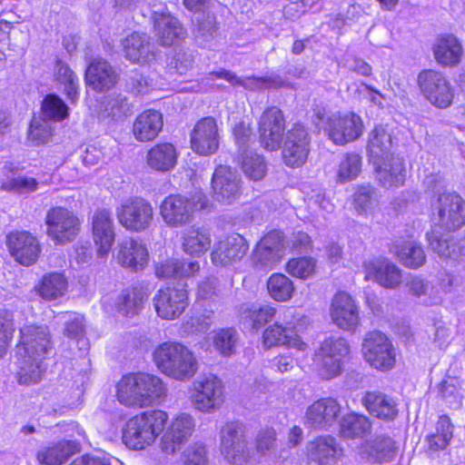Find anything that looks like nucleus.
Wrapping results in <instances>:
<instances>
[{"mask_svg": "<svg viewBox=\"0 0 465 465\" xmlns=\"http://www.w3.org/2000/svg\"><path fill=\"white\" fill-rule=\"evenodd\" d=\"M168 416L165 411H143L129 419L123 429V442L132 450H143L151 445L163 430Z\"/></svg>", "mask_w": 465, "mask_h": 465, "instance_id": "obj_1", "label": "nucleus"}, {"mask_svg": "<svg viewBox=\"0 0 465 465\" xmlns=\"http://www.w3.org/2000/svg\"><path fill=\"white\" fill-rule=\"evenodd\" d=\"M153 356L157 368L173 379L186 381L197 371L195 357L182 343L163 342L154 350Z\"/></svg>", "mask_w": 465, "mask_h": 465, "instance_id": "obj_2", "label": "nucleus"}, {"mask_svg": "<svg viewBox=\"0 0 465 465\" xmlns=\"http://www.w3.org/2000/svg\"><path fill=\"white\" fill-rule=\"evenodd\" d=\"M304 322L305 317L297 314L294 309L286 310L283 313L282 323L276 322L264 331L262 335L264 346L270 348L285 345L298 351H304L306 344L298 335Z\"/></svg>", "mask_w": 465, "mask_h": 465, "instance_id": "obj_3", "label": "nucleus"}, {"mask_svg": "<svg viewBox=\"0 0 465 465\" xmlns=\"http://www.w3.org/2000/svg\"><path fill=\"white\" fill-rule=\"evenodd\" d=\"M203 206L204 199L201 195L170 194L162 202L160 214L168 226L178 228L190 223L194 211Z\"/></svg>", "mask_w": 465, "mask_h": 465, "instance_id": "obj_4", "label": "nucleus"}, {"mask_svg": "<svg viewBox=\"0 0 465 465\" xmlns=\"http://www.w3.org/2000/svg\"><path fill=\"white\" fill-rule=\"evenodd\" d=\"M432 213L439 227L458 230L465 225V201L454 192L443 191L432 202Z\"/></svg>", "mask_w": 465, "mask_h": 465, "instance_id": "obj_5", "label": "nucleus"}, {"mask_svg": "<svg viewBox=\"0 0 465 465\" xmlns=\"http://www.w3.org/2000/svg\"><path fill=\"white\" fill-rule=\"evenodd\" d=\"M45 225L46 234L57 244L72 242L80 231L78 217L62 206H55L47 211Z\"/></svg>", "mask_w": 465, "mask_h": 465, "instance_id": "obj_6", "label": "nucleus"}, {"mask_svg": "<svg viewBox=\"0 0 465 465\" xmlns=\"http://www.w3.org/2000/svg\"><path fill=\"white\" fill-rule=\"evenodd\" d=\"M119 223L128 231L140 232L153 223V208L146 200L135 197L124 202L116 208Z\"/></svg>", "mask_w": 465, "mask_h": 465, "instance_id": "obj_7", "label": "nucleus"}, {"mask_svg": "<svg viewBox=\"0 0 465 465\" xmlns=\"http://www.w3.org/2000/svg\"><path fill=\"white\" fill-rule=\"evenodd\" d=\"M365 361L380 371H389L395 364V351L389 338L379 331H370L362 342Z\"/></svg>", "mask_w": 465, "mask_h": 465, "instance_id": "obj_8", "label": "nucleus"}, {"mask_svg": "<svg viewBox=\"0 0 465 465\" xmlns=\"http://www.w3.org/2000/svg\"><path fill=\"white\" fill-rule=\"evenodd\" d=\"M193 407L202 412L212 413L223 402V387L222 381L215 375L199 376L193 381L192 395Z\"/></svg>", "mask_w": 465, "mask_h": 465, "instance_id": "obj_9", "label": "nucleus"}, {"mask_svg": "<svg viewBox=\"0 0 465 465\" xmlns=\"http://www.w3.org/2000/svg\"><path fill=\"white\" fill-rule=\"evenodd\" d=\"M417 82L421 94L434 106L447 108L451 104L453 89L440 72L423 70L418 74Z\"/></svg>", "mask_w": 465, "mask_h": 465, "instance_id": "obj_10", "label": "nucleus"}, {"mask_svg": "<svg viewBox=\"0 0 465 465\" xmlns=\"http://www.w3.org/2000/svg\"><path fill=\"white\" fill-rule=\"evenodd\" d=\"M53 350L49 329L45 325H25L20 328L17 355L45 360Z\"/></svg>", "mask_w": 465, "mask_h": 465, "instance_id": "obj_11", "label": "nucleus"}, {"mask_svg": "<svg viewBox=\"0 0 465 465\" xmlns=\"http://www.w3.org/2000/svg\"><path fill=\"white\" fill-rule=\"evenodd\" d=\"M221 449L225 459L232 464L242 465L249 456L245 426L238 421L226 423L221 430Z\"/></svg>", "mask_w": 465, "mask_h": 465, "instance_id": "obj_12", "label": "nucleus"}, {"mask_svg": "<svg viewBox=\"0 0 465 465\" xmlns=\"http://www.w3.org/2000/svg\"><path fill=\"white\" fill-rule=\"evenodd\" d=\"M311 137L308 130L301 124H294L287 131L282 145V159L290 167H300L307 160Z\"/></svg>", "mask_w": 465, "mask_h": 465, "instance_id": "obj_13", "label": "nucleus"}, {"mask_svg": "<svg viewBox=\"0 0 465 465\" xmlns=\"http://www.w3.org/2000/svg\"><path fill=\"white\" fill-rule=\"evenodd\" d=\"M285 131V119L281 109L276 106L267 108L259 120V139L261 145L268 151L278 150Z\"/></svg>", "mask_w": 465, "mask_h": 465, "instance_id": "obj_14", "label": "nucleus"}, {"mask_svg": "<svg viewBox=\"0 0 465 465\" xmlns=\"http://www.w3.org/2000/svg\"><path fill=\"white\" fill-rule=\"evenodd\" d=\"M214 199L223 204H232L242 193V179L236 170L227 165L218 166L212 178Z\"/></svg>", "mask_w": 465, "mask_h": 465, "instance_id": "obj_15", "label": "nucleus"}, {"mask_svg": "<svg viewBox=\"0 0 465 465\" xmlns=\"http://www.w3.org/2000/svg\"><path fill=\"white\" fill-rule=\"evenodd\" d=\"M153 304L161 318L177 319L189 304L188 292L184 286L160 289L153 297Z\"/></svg>", "mask_w": 465, "mask_h": 465, "instance_id": "obj_16", "label": "nucleus"}, {"mask_svg": "<svg viewBox=\"0 0 465 465\" xmlns=\"http://www.w3.org/2000/svg\"><path fill=\"white\" fill-rule=\"evenodd\" d=\"M195 428L193 417L187 413L178 415L171 423L161 440L165 454H174L188 441Z\"/></svg>", "mask_w": 465, "mask_h": 465, "instance_id": "obj_17", "label": "nucleus"}, {"mask_svg": "<svg viewBox=\"0 0 465 465\" xmlns=\"http://www.w3.org/2000/svg\"><path fill=\"white\" fill-rule=\"evenodd\" d=\"M220 142L218 126L213 117L198 121L191 133V147L200 155L214 153Z\"/></svg>", "mask_w": 465, "mask_h": 465, "instance_id": "obj_18", "label": "nucleus"}, {"mask_svg": "<svg viewBox=\"0 0 465 465\" xmlns=\"http://www.w3.org/2000/svg\"><path fill=\"white\" fill-rule=\"evenodd\" d=\"M7 246L11 255L21 264H34L40 254V244L33 234L28 232H15L7 235Z\"/></svg>", "mask_w": 465, "mask_h": 465, "instance_id": "obj_19", "label": "nucleus"}, {"mask_svg": "<svg viewBox=\"0 0 465 465\" xmlns=\"http://www.w3.org/2000/svg\"><path fill=\"white\" fill-rule=\"evenodd\" d=\"M329 138L338 145L358 139L362 133L361 118L354 113L335 115L330 126L326 127Z\"/></svg>", "mask_w": 465, "mask_h": 465, "instance_id": "obj_20", "label": "nucleus"}, {"mask_svg": "<svg viewBox=\"0 0 465 465\" xmlns=\"http://www.w3.org/2000/svg\"><path fill=\"white\" fill-rule=\"evenodd\" d=\"M247 241L239 233L228 235L220 241L212 252V261L215 265L227 266L241 261L247 253Z\"/></svg>", "mask_w": 465, "mask_h": 465, "instance_id": "obj_21", "label": "nucleus"}, {"mask_svg": "<svg viewBox=\"0 0 465 465\" xmlns=\"http://www.w3.org/2000/svg\"><path fill=\"white\" fill-rule=\"evenodd\" d=\"M119 74L114 67L103 58L94 59L85 70L86 84L95 92H105L115 86Z\"/></svg>", "mask_w": 465, "mask_h": 465, "instance_id": "obj_22", "label": "nucleus"}, {"mask_svg": "<svg viewBox=\"0 0 465 465\" xmlns=\"http://www.w3.org/2000/svg\"><path fill=\"white\" fill-rule=\"evenodd\" d=\"M341 413V405L333 398H322L314 401L307 409L306 424L315 429L331 426Z\"/></svg>", "mask_w": 465, "mask_h": 465, "instance_id": "obj_23", "label": "nucleus"}, {"mask_svg": "<svg viewBox=\"0 0 465 465\" xmlns=\"http://www.w3.org/2000/svg\"><path fill=\"white\" fill-rule=\"evenodd\" d=\"M92 230L98 253L101 256L107 254L115 238L111 212L107 209L96 210L92 217Z\"/></svg>", "mask_w": 465, "mask_h": 465, "instance_id": "obj_24", "label": "nucleus"}, {"mask_svg": "<svg viewBox=\"0 0 465 465\" xmlns=\"http://www.w3.org/2000/svg\"><path fill=\"white\" fill-rule=\"evenodd\" d=\"M331 315L339 328L347 331L354 330L360 322L358 307L346 292H339L334 296Z\"/></svg>", "mask_w": 465, "mask_h": 465, "instance_id": "obj_25", "label": "nucleus"}, {"mask_svg": "<svg viewBox=\"0 0 465 465\" xmlns=\"http://www.w3.org/2000/svg\"><path fill=\"white\" fill-rule=\"evenodd\" d=\"M361 403L371 416L381 420L391 421L398 417L397 401L382 391H367L361 398Z\"/></svg>", "mask_w": 465, "mask_h": 465, "instance_id": "obj_26", "label": "nucleus"}, {"mask_svg": "<svg viewBox=\"0 0 465 465\" xmlns=\"http://www.w3.org/2000/svg\"><path fill=\"white\" fill-rule=\"evenodd\" d=\"M148 256L147 248L137 239L127 238L118 244L116 260L124 268L142 270L147 264Z\"/></svg>", "mask_w": 465, "mask_h": 465, "instance_id": "obj_27", "label": "nucleus"}, {"mask_svg": "<svg viewBox=\"0 0 465 465\" xmlns=\"http://www.w3.org/2000/svg\"><path fill=\"white\" fill-rule=\"evenodd\" d=\"M397 449L396 442L391 437L381 434L361 446L359 455L368 462H388L394 459Z\"/></svg>", "mask_w": 465, "mask_h": 465, "instance_id": "obj_28", "label": "nucleus"}, {"mask_svg": "<svg viewBox=\"0 0 465 465\" xmlns=\"http://www.w3.org/2000/svg\"><path fill=\"white\" fill-rule=\"evenodd\" d=\"M308 458L319 464L327 465L343 455V449L335 438L325 435L310 441L307 445Z\"/></svg>", "mask_w": 465, "mask_h": 465, "instance_id": "obj_29", "label": "nucleus"}, {"mask_svg": "<svg viewBox=\"0 0 465 465\" xmlns=\"http://www.w3.org/2000/svg\"><path fill=\"white\" fill-rule=\"evenodd\" d=\"M153 19L155 35L160 45L170 46L183 37L182 25L171 14L155 12Z\"/></svg>", "mask_w": 465, "mask_h": 465, "instance_id": "obj_30", "label": "nucleus"}, {"mask_svg": "<svg viewBox=\"0 0 465 465\" xmlns=\"http://www.w3.org/2000/svg\"><path fill=\"white\" fill-rule=\"evenodd\" d=\"M381 160V163H376V176L379 183L386 188L402 185L406 177L403 159L391 155Z\"/></svg>", "mask_w": 465, "mask_h": 465, "instance_id": "obj_31", "label": "nucleus"}, {"mask_svg": "<svg viewBox=\"0 0 465 465\" xmlns=\"http://www.w3.org/2000/svg\"><path fill=\"white\" fill-rule=\"evenodd\" d=\"M123 47L125 57L133 63H147L154 56L153 45L145 34L133 33L124 40Z\"/></svg>", "mask_w": 465, "mask_h": 465, "instance_id": "obj_32", "label": "nucleus"}, {"mask_svg": "<svg viewBox=\"0 0 465 465\" xmlns=\"http://www.w3.org/2000/svg\"><path fill=\"white\" fill-rule=\"evenodd\" d=\"M365 280L374 281L385 288H395L401 282V270L387 261L370 262L366 266Z\"/></svg>", "mask_w": 465, "mask_h": 465, "instance_id": "obj_33", "label": "nucleus"}, {"mask_svg": "<svg viewBox=\"0 0 465 465\" xmlns=\"http://www.w3.org/2000/svg\"><path fill=\"white\" fill-rule=\"evenodd\" d=\"M17 168L11 163H5L2 169L5 178L1 182L0 190L25 194L37 190L38 183L33 177L17 174Z\"/></svg>", "mask_w": 465, "mask_h": 465, "instance_id": "obj_34", "label": "nucleus"}, {"mask_svg": "<svg viewBox=\"0 0 465 465\" xmlns=\"http://www.w3.org/2000/svg\"><path fill=\"white\" fill-rule=\"evenodd\" d=\"M462 46L452 35H440L433 45L435 60L441 65H455L460 60Z\"/></svg>", "mask_w": 465, "mask_h": 465, "instance_id": "obj_35", "label": "nucleus"}, {"mask_svg": "<svg viewBox=\"0 0 465 465\" xmlns=\"http://www.w3.org/2000/svg\"><path fill=\"white\" fill-rule=\"evenodd\" d=\"M163 116L158 111L147 110L134 123V134L140 142L153 140L163 128Z\"/></svg>", "mask_w": 465, "mask_h": 465, "instance_id": "obj_36", "label": "nucleus"}, {"mask_svg": "<svg viewBox=\"0 0 465 465\" xmlns=\"http://www.w3.org/2000/svg\"><path fill=\"white\" fill-rule=\"evenodd\" d=\"M147 165L157 172H168L177 163V152L170 143H162L152 147L146 154Z\"/></svg>", "mask_w": 465, "mask_h": 465, "instance_id": "obj_37", "label": "nucleus"}, {"mask_svg": "<svg viewBox=\"0 0 465 465\" xmlns=\"http://www.w3.org/2000/svg\"><path fill=\"white\" fill-rule=\"evenodd\" d=\"M148 298L147 290L142 286H131L122 291L115 302L117 311L124 316L137 314Z\"/></svg>", "mask_w": 465, "mask_h": 465, "instance_id": "obj_38", "label": "nucleus"}, {"mask_svg": "<svg viewBox=\"0 0 465 465\" xmlns=\"http://www.w3.org/2000/svg\"><path fill=\"white\" fill-rule=\"evenodd\" d=\"M145 380L139 379V373L128 374L122 378L117 385V398L119 401L127 406L143 407V394L141 385Z\"/></svg>", "mask_w": 465, "mask_h": 465, "instance_id": "obj_39", "label": "nucleus"}, {"mask_svg": "<svg viewBox=\"0 0 465 465\" xmlns=\"http://www.w3.org/2000/svg\"><path fill=\"white\" fill-rule=\"evenodd\" d=\"M77 450V444L74 441L61 440L39 450L36 459L44 465H62Z\"/></svg>", "mask_w": 465, "mask_h": 465, "instance_id": "obj_40", "label": "nucleus"}, {"mask_svg": "<svg viewBox=\"0 0 465 465\" xmlns=\"http://www.w3.org/2000/svg\"><path fill=\"white\" fill-rule=\"evenodd\" d=\"M211 235L207 229L191 227L182 234L183 250L194 256H200L211 247Z\"/></svg>", "mask_w": 465, "mask_h": 465, "instance_id": "obj_41", "label": "nucleus"}, {"mask_svg": "<svg viewBox=\"0 0 465 465\" xmlns=\"http://www.w3.org/2000/svg\"><path fill=\"white\" fill-rule=\"evenodd\" d=\"M430 249L440 257L447 259L458 258L457 239L450 232H440L437 226L426 234Z\"/></svg>", "mask_w": 465, "mask_h": 465, "instance_id": "obj_42", "label": "nucleus"}, {"mask_svg": "<svg viewBox=\"0 0 465 465\" xmlns=\"http://www.w3.org/2000/svg\"><path fill=\"white\" fill-rule=\"evenodd\" d=\"M133 114V105L122 94L109 95L101 104L99 115L104 119L122 121Z\"/></svg>", "mask_w": 465, "mask_h": 465, "instance_id": "obj_43", "label": "nucleus"}, {"mask_svg": "<svg viewBox=\"0 0 465 465\" xmlns=\"http://www.w3.org/2000/svg\"><path fill=\"white\" fill-rule=\"evenodd\" d=\"M193 24V33L195 41L200 45H206L213 40L217 35L218 27L216 18L214 15L209 11L203 10V12L195 14Z\"/></svg>", "mask_w": 465, "mask_h": 465, "instance_id": "obj_44", "label": "nucleus"}, {"mask_svg": "<svg viewBox=\"0 0 465 465\" xmlns=\"http://www.w3.org/2000/svg\"><path fill=\"white\" fill-rule=\"evenodd\" d=\"M67 286V279L63 273L51 272L43 276L35 289L43 299L53 301L64 296Z\"/></svg>", "mask_w": 465, "mask_h": 465, "instance_id": "obj_45", "label": "nucleus"}, {"mask_svg": "<svg viewBox=\"0 0 465 465\" xmlns=\"http://www.w3.org/2000/svg\"><path fill=\"white\" fill-rule=\"evenodd\" d=\"M200 270L198 262L168 260L156 267V276L161 279H182L193 275Z\"/></svg>", "mask_w": 465, "mask_h": 465, "instance_id": "obj_46", "label": "nucleus"}, {"mask_svg": "<svg viewBox=\"0 0 465 465\" xmlns=\"http://www.w3.org/2000/svg\"><path fill=\"white\" fill-rule=\"evenodd\" d=\"M393 252L399 260L407 267L419 268L426 261L425 252L415 241L396 242L392 247Z\"/></svg>", "mask_w": 465, "mask_h": 465, "instance_id": "obj_47", "label": "nucleus"}, {"mask_svg": "<svg viewBox=\"0 0 465 465\" xmlns=\"http://www.w3.org/2000/svg\"><path fill=\"white\" fill-rule=\"evenodd\" d=\"M392 144L391 134L383 126H376L369 137L367 149L370 157L376 162L390 156Z\"/></svg>", "mask_w": 465, "mask_h": 465, "instance_id": "obj_48", "label": "nucleus"}, {"mask_svg": "<svg viewBox=\"0 0 465 465\" xmlns=\"http://www.w3.org/2000/svg\"><path fill=\"white\" fill-rule=\"evenodd\" d=\"M240 313L243 325L252 330H259L274 318L276 310L270 305L256 307L244 304L241 307Z\"/></svg>", "mask_w": 465, "mask_h": 465, "instance_id": "obj_49", "label": "nucleus"}, {"mask_svg": "<svg viewBox=\"0 0 465 465\" xmlns=\"http://www.w3.org/2000/svg\"><path fill=\"white\" fill-rule=\"evenodd\" d=\"M18 357L17 380L20 384L30 385L41 381L45 371L43 366L44 360H37L35 357L22 356Z\"/></svg>", "mask_w": 465, "mask_h": 465, "instance_id": "obj_50", "label": "nucleus"}, {"mask_svg": "<svg viewBox=\"0 0 465 465\" xmlns=\"http://www.w3.org/2000/svg\"><path fill=\"white\" fill-rule=\"evenodd\" d=\"M371 423L368 417L351 413L342 418L340 433L345 439L363 438L371 432Z\"/></svg>", "mask_w": 465, "mask_h": 465, "instance_id": "obj_51", "label": "nucleus"}, {"mask_svg": "<svg viewBox=\"0 0 465 465\" xmlns=\"http://www.w3.org/2000/svg\"><path fill=\"white\" fill-rule=\"evenodd\" d=\"M56 81L64 85V93L72 104L78 100L79 80L67 64L58 60L55 64Z\"/></svg>", "mask_w": 465, "mask_h": 465, "instance_id": "obj_52", "label": "nucleus"}, {"mask_svg": "<svg viewBox=\"0 0 465 465\" xmlns=\"http://www.w3.org/2000/svg\"><path fill=\"white\" fill-rule=\"evenodd\" d=\"M269 295L277 302H287L292 299L295 288L292 281L282 273H273L267 281Z\"/></svg>", "mask_w": 465, "mask_h": 465, "instance_id": "obj_53", "label": "nucleus"}, {"mask_svg": "<svg viewBox=\"0 0 465 465\" xmlns=\"http://www.w3.org/2000/svg\"><path fill=\"white\" fill-rule=\"evenodd\" d=\"M240 163L244 174L251 180H262L267 172V164L263 156L252 151L240 155Z\"/></svg>", "mask_w": 465, "mask_h": 465, "instance_id": "obj_54", "label": "nucleus"}, {"mask_svg": "<svg viewBox=\"0 0 465 465\" xmlns=\"http://www.w3.org/2000/svg\"><path fill=\"white\" fill-rule=\"evenodd\" d=\"M238 341L239 334L233 328L219 329L213 332V346L223 356L229 357L234 354Z\"/></svg>", "mask_w": 465, "mask_h": 465, "instance_id": "obj_55", "label": "nucleus"}, {"mask_svg": "<svg viewBox=\"0 0 465 465\" xmlns=\"http://www.w3.org/2000/svg\"><path fill=\"white\" fill-rule=\"evenodd\" d=\"M139 379L145 380V384L141 385V393L143 394V406L153 404L155 401L163 397L166 393L162 380L153 374L139 372Z\"/></svg>", "mask_w": 465, "mask_h": 465, "instance_id": "obj_56", "label": "nucleus"}, {"mask_svg": "<svg viewBox=\"0 0 465 465\" xmlns=\"http://www.w3.org/2000/svg\"><path fill=\"white\" fill-rule=\"evenodd\" d=\"M210 79H213V76L226 80L232 85H241L245 89L256 90L262 88L264 85L272 84V79L269 77H248L246 79H241L234 73L223 69L218 72H212L209 74Z\"/></svg>", "mask_w": 465, "mask_h": 465, "instance_id": "obj_57", "label": "nucleus"}, {"mask_svg": "<svg viewBox=\"0 0 465 465\" xmlns=\"http://www.w3.org/2000/svg\"><path fill=\"white\" fill-rule=\"evenodd\" d=\"M362 159L356 153H346L338 167L337 180L347 183L356 179L361 172Z\"/></svg>", "mask_w": 465, "mask_h": 465, "instance_id": "obj_58", "label": "nucleus"}, {"mask_svg": "<svg viewBox=\"0 0 465 465\" xmlns=\"http://www.w3.org/2000/svg\"><path fill=\"white\" fill-rule=\"evenodd\" d=\"M43 117L48 121L61 122L68 116V106L56 94H47L42 103Z\"/></svg>", "mask_w": 465, "mask_h": 465, "instance_id": "obj_59", "label": "nucleus"}, {"mask_svg": "<svg viewBox=\"0 0 465 465\" xmlns=\"http://www.w3.org/2000/svg\"><path fill=\"white\" fill-rule=\"evenodd\" d=\"M452 438V426L449 417L440 416L437 421L436 432L428 437L430 448L438 450L445 449Z\"/></svg>", "mask_w": 465, "mask_h": 465, "instance_id": "obj_60", "label": "nucleus"}, {"mask_svg": "<svg viewBox=\"0 0 465 465\" xmlns=\"http://www.w3.org/2000/svg\"><path fill=\"white\" fill-rule=\"evenodd\" d=\"M316 361L320 366L321 375L325 380H331L341 372L342 360L337 358V356H331L322 350H318Z\"/></svg>", "mask_w": 465, "mask_h": 465, "instance_id": "obj_61", "label": "nucleus"}, {"mask_svg": "<svg viewBox=\"0 0 465 465\" xmlns=\"http://www.w3.org/2000/svg\"><path fill=\"white\" fill-rule=\"evenodd\" d=\"M264 242H259L253 252L252 261L255 268L272 269L274 265L282 259V255L277 253V249L270 251L263 246H267Z\"/></svg>", "mask_w": 465, "mask_h": 465, "instance_id": "obj_62", "label": "nucleus"}, {"mask_svg": "<svg viewBox=\"0 0 465 465\" xmlns=\"http://www.w3.org/2000/svg\"><path fill=\"white\" fill-rule=\"evenodd\" d=\"M14 331L13 312L6 309H0V358L6 353Z\"/></svg>", "mask_w": 465, "mask_h": 465, "instance_id": "obj_63", "label": "nucleus"}, {"mask_svg": "<svg viewBox=\"0 0 465 465\" xmlns=\"http://www.w3.org/2000/svg\"><path fill=\"white\" fill-rule=\"evenodd\" d=\"M64 325V334L71 339H80L85 330L84 317L78 312H65L60 315Z\"/></svg>", "mask_w": 465, "mask_h": 465, "instance_id": "obj_64", "label": "nucleus"}]
</instances>
